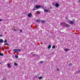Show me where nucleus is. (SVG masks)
I'll use <instances>...</instances> for the list:
<instances>
[{"instance_id": "nucleus-9", "label": "nucleus", "mask_w": 80, "mask_h": 80, "mask_svg": "<svg viewBox=\"0 0 80 80\" xmlns=\"http://www.w3.org/2000/svg\"><path fill=\"white\" fill-rule=\"evenodd\" d=\"M51 47H52V46H51V45H49L48 46V49H49V48H51Z\"/></svg>"}, {"instance_id": "nucleus-22", "label": "nucleus", "mask_w": 80, "mask_h": 80, "mask_svg": "<svg viewBox=\"0 0 80 80\" xmlns=\"http://www.w3.org/2000/svg\"><path fill=\"white\" fill-rule=\"evenodd\" d=\"M20 32H22V29L20 30Z\"/></svg>"}, {"instance_id": "nucleus-20", "label": "nucleus", "mask_w": 80, "mask_h": 80, "mask_svg": "<svg viewBox=\"0 0 80 80\" xmlns=\"http://www.w3.org/2000/svg\"><path fill=\"white\" fill-rule=\"evenodd\" d=\"M6 42H7V40H5L4 41V43H5Z\"/></svg>"}, {"instance_id": "nucleus-21", "label": "nucleus", "mask_w": 80, "mask_h": 80, "mask_svg": "<svg viewBox=\"0 0 80 80\" xmlns=\"http://www.w3.org/2000/svg\"><path fill=\"white\" fill-rule=\"evenodd\" d=\"M12 30H13L14 31H15V32H16V31H17V30H15V29H12Z\"/></svg>"}, {"instance_id": "nucleus-34", "label": "nucleus", "mask_w": 80, "mask_h": 80, "mask_svg": "<svg viewBox=\"0 0 80 80\" xmlns=\"http://www.w3.org/2000/svg\"><path fill=\"white\" fill-rule=\"evenodd\" d=\"M33 56H35V54H34V55H33Z\"/></svg>"}, {"instance_id": "nucleus-35", "label": "nucleus", "mask_w": 80, "mask_h": 80, "mask_svg": "<svg viewBox=\"0 0 80 80\" xmlns=\"http://www.w3.org/2000/svg\"><path fill=\"white\" fill-rule=\"evenodd\" d=\"M0 64H1V62H0Z\"/></svg>"}, {"instance_id": "nucleus-4", "label": "nucleus", "mask_w": 80, "mask_h": 80, "mask_svg": "<svg viewBox=\"0 0 80 80\" xmlns=\"http://www.w3.org/2000/svg\"><path fill=\"white\" fill-rule=\"evenodd\" d=\"M56 7H58L59 6V4L58 3H56L55 4Z\"/></svg>"}, {"instance_id": "nucleus-36", "label": "nucleus", "mask_w": 80, "mask_h": 80, "mask_svg": "<svg viewBox=\"0 0 80 80\" xmlns=\"http://www.w3.org/2000/svg\"><path fill=\"white\" fill-rule=\"evenodd\" d=\"M61 24H62V23H61Z\"/></svg>"}, {"instance_id": "nucleus-24", "label": "nucleus", "mask_w": 80, "mask_h": 80, "mask_svg": "<svg viewBox=\"0 0 80 80\" xmlns=\"http://www.w3.org/2000/svg\"><path fill=\"white\" fill-rule=\"evenodd\" d=\"M76 72H77V73H79V72H80V71H76Z\"/></svg>"}, {"instance_id": "nucleus-7", "label": "nucleus", "mask_w": 80, "mask_h": 80, "mask_svg": "<svg viewBox=\"0 0 80 80\" xmlns=\"http://www.w3.org/2000/svg\"><path fill=\"white\" fill-rule=\"evenodd\" d=\"M3 40L2 39H1L0 40V43H3Z\"/></svg>"}, {"instance_id": "nucleus-10", "label": "nucleus", "mask_w": 80, "mask_h": 80, "mask_svg": "<svg viewBox=\"0 0 80 80\" xmlns=\"http://www.w3.org/2000/svg\"><path fill=\"white\" fill-rule=\"evenodd\" d=\"M15 58H18V56L17 55H15Z\"/></svg>"}, {"instance_id": "nucleus-32", "label": "nucleus", "mask_w": 80, "mask_h": 80, "mask_svg": "<svg viewBox=\"0 0 80 80\" xmlns=\"http://www.w3.org/2000/svg\"><path fill=\"white\" fill-rule=\"evenodd\" d=\"M0 37H2V35H0Z\"/></svg>"}, {"instance_id": "nucleus-17", "label": "nucleus", "mask_w": 80, "mask_h": 80, "mask_svg": "<svg viewBox=\"0 0 80 80\" xmlns=\"http://www.w3.org/2000/svg\"><path fill=\"white\" fill-rule=\"evenodd\" d=\"M55 48V46H53L52 47V48L54 49Z\"/></svg>"}, {"instance_id": "nucleus-27", "label": "nucleus", "mask_w": 80, "mask_h": 80, "mask_svg": "<svg viewBox=\"0 0 80 80\" xmlns=\"http://www.w3.org/2000/svg\"><path fill=\"white\" fill-rule=\"evenodd\" d=\"M35 77H36V78H37V77H38V76H35Z\"/></svg>"}, {"instance_id": "nucleus-12", "label": "nucleus", "mask_w": 80, "mask_h": 80, "mask_svg": "<svg viewBox=\"0 0 80 80\" xmlns=\"http://www.w3.org/2000/svg\"><path fill=\"white\" fill-rule=\"evenodd\" d=\"M41 22H42V23H45V21L44 20H42L41 21Z\"/></svg>"}, {"instance_id": "nucleus-18", "label": "nucleus", "mask_w": 80, "mask_h": 80, "mask_svg": "<svg viewBox=\"0 0 80 80\" xmlns=\"http://www.w3.org/2000/svg\"><path fill=\"white\" fill-rule=\"evenodd\" d=\"M65 26H66V27H68V24H66Z\"/></svg>"}, {"instance_id": "nucleus-26", "label": "nucleus", "mask_w": 80, "mask_h": 80, "mask_svg": "<svg viewBox=\"0 0 80 80\" xmlns=\"http://www.w3.org/2000/svg\"><path fill=\"white\" fill-rule=\"evenodd\" d=\"M37 13H39V14H40V12H39L38 11H37Z\"/></svg>"}, {"instance_id": "nucleus-6", "label": "nucleus", "mask_w": 80, "mask_h": 80, "mask_svg": "<svg viewBox=\"0 0 80 80\" xmlns=\"http://www.w3.org/2000/svg\"><path fill=\"white\" fill-rule=\"evenodd\" d=\"M64 50L65 52H68L69 51V49H64Z\"/></svg>"}, {"instance_id": "nucleus-29", "label": "nucleus", "mask_w": 80, "mask_h": 80, "mask_svg": "<svg viewBox=\"0 0 80 80\" xmlns=\"http://www.w3.org/2000/svg\"><path fill=\"white\" fill-rule=\"evenodd\" d=\"M69 65L70 66L71 65H72V63H71L70 64H69Z\"/></svg>"}, {"instance_id": "nucleus-19", "label": "nucleus", "mask_w": 80, "mask_h": 80, "mask_svg": "<svg viewBox=\"0 0 80 80\" xmlns=\"http://www.w3.org/2000/svg\"><path fill=\"white\" fill-rule=\"evenodd\" d=\"M0 55H1V56H3V54L2 53H0Z\"/></svg>"}, {"instance_id": "nucleus-23", "label": "nucleus", "mask_w": 80, "mask_h": 80, "mask_svg": "<svg viewBox=\"0 0 80 80\" xmlns=\"http://www.w3.org/2000/svg\"><path fill=\"white\" fill-rule=\"evenodd\" d=\"M57 70L58 71H59V69L58 68H57Z\"/></svg>"}, {"instance_id": "nucleus-13", "label": "nucleus", "mask_w": 80, "mask_h": 80, "mask_svg": "<svg viewBox=\"0 0 80 80\" xmlns=\"http://www.w3.org/2000/svg\"><path fill=\"white\" fill-rule=\"evenodd\" d=\"M36 22H40V20H38V19H36Z\"/></svg>"}, {"instance_id": "nucleus-15", "label": "nucleus", "mask_w": 80, "mask_h": 80, "mask_svg": "<svg viewBox=\"0 0 80 80\" xmlns=\"http://www.w3.org/2000/svg\"><path fill=\"white\" fill-rule=\"evenodd\" d=\"M14 65L15 66H17V65H18V64H17V63L15 62H14Z\"/></svg>"}, {"instance_id": "nucleus-14", "label": "nucleus", "mask_w": 80, "mask_h": 80, "mask_svg": "<svg viewBox=\"0 0 80 80\" xmlns=\"http://www.w3.org/2000/svg\"><path fill=\"white\" fill-rule=\"evenodd\" d=\"M42 78H43V77L42 76L40 77L39 78V79H42Z\"/></svg>"}, {"instance_id": "nucleus-1", "label": "nucleus", "mask_w": 80, "mask_h": 80, "mask_svg": "<svg viewBox=\"0 0 80 80\" xmlns=\"http://www.w3.org/2000/svg\"><path fill=\"white\" fill-rule=\"evenodd\" d=\"M41 8V6H40V5L36 6L35 7H34L33 8L32 10L33 11H35V10H37V8Z\"/></svg>"}, {"instance_id": "nucleus-31", "label": "nucleus", "mask_w": 80, "mask_h": 80, "mask_svg": "<svg viewBox=\"0 0 80 80\" xmlns=\"http://www.w3.org/2000/svg\"><path fill=\"white\" fill-rule=\"evenodd\" d=\"M2 49H3V50H4V48H3V47H2Z\"/></svg>"}, {"instance_id": "nucleus-2", "label": "nucleus", "mask_w": 80, "mask_h": 80, "mask_svg": "<svg viewBox=\"0 0 80 80\" xmlns=\"http://www.w3.org/2000/svg\"><path fill=\"white\" fill-rule=\"evenodd\" d=\"M13 52H20L21 51V50L20 49H13Z\"/></svg>"}, {"instance_id": "nucleus-28", "label": "nucleus", "mask_w": 80, "mask_h": 80, "mask_svg": "<svg viewBox=\"0 0 80 80\" xmlns=\"http://www.w3.org/2000/svg\"><path fill=\"white\" fill-rule=\"evenodd\" d=\"M50 9H52V7H50Z\"/></svg>"}, {"instance_id": "nucleus-3", "label": "nucleus", "mask_w": 80, "mask_h": 80, "mask_svg": "<svg viewBox=\"0 0 80 80\" xmlns=\"http://www.w3.org/2000/svg\"><path fill=\"white\" fill-rule=\"evenodd\" d=\"M44 11L45 12H46L47 13V12H49V11L47 9H44Z\"/></svg>"}, {"instance_id": "nucleus-33", "label": "nucleus", "mask_w": 80, "mask_h": 80, "mask_svg": "<svg viewBox=\"0 0 80 80\" xmlns=\"http://www.w3.org/2000/svg\"><path fill=\"white\" fill-rule=\"evenodd\" d=\"M78 2H79V3H80V0H79Z\"/></svg>"}, {"instance_id": "nucleus-30", "label": "nucleus", "mask_w": 80, "mask_h": 80, "mask_svg": "<svg viewBox=\"0 0 80 80\" xmlns=\"http://www.w3.org/2000/svg\"><path fill=\"white\" fill-rule=\"evenodd\" d=\"M2 21V20L1 19H0V22H1Z\"/></svg>"}, {"instance_id": "nucleus-5", "label": "nucleus", "mask_w": 80, "mask_h": 80, "mask_svg": "<svg viewBox=\"0 0 80 80\" xmlns=\"http://www.w3.org/2000/svg\"><path fill=\"white\" fill-rule=\"evenodd\" d=\"M32 15V13H29V14H28V17H30Z\"/></svg>"}, {"instance_id": "nucleus-16", "label": "nucleus", "mask_w": 80, "mask_h": 80, "mask_svg": "<svg viewBox=\"0 0 80 80\" xmlns=\"http://www.w3.org/2000/svg\"><path fill=\"white\" fill-rule=\"evenodd\" d=\"M8 66L9 68H10V64H8Z\"/></svg>"}, {"instance_id": "nucleus-8", "label": "nucleus", "mask_w": 80, "mask_h": 80, "mask_svg": "<svg viewBox=\"0 0 80 80\" xmlns=\"http://www.w3.org/2000/svg\"><path fill=\"white\" fill-rule=\"evenodd\" d=\"M70 24L72 25V24H73V22L72 21H70Z\"/></svg>"}, {"instance_id": "nucleus-25", "label": "nucleus", "mask_w": 80, "mask_h": 80, "mask_svg": "<svg viewBox=\"0 0 80 80\" xmlns=\"http://www.w3.org/2000/svg\"><path fill=\"white\" fill-rule=\"evenodd\" d=\"M40 63H43V62L41 61V62H40Z\"/></svg>"}, {"instance_id": "nucleus-11", "label": "nucleus", "mask_w": 80, "mask_h": 80, "mask_svg": "<svg viewBox=\"0 0 80 80\" xmlns=\"http://www.w3.org/2000/svg\"><path fill=\"white\" fill-rule=\"evenodd\" d=\"M4 45H7V46H9V44H8V43H6L4 44Z\"/></svg>"}]
</instances>
